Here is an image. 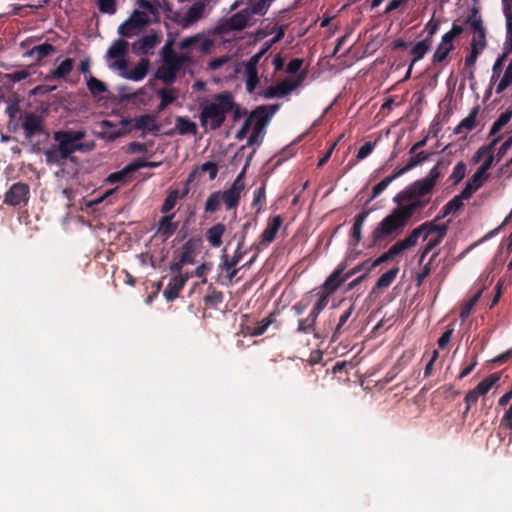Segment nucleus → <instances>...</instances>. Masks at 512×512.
<instances>
[{
  "instance_id": "1",
  "label": "nucleus",
  "mask_w": 512,
  "mask_h": 512,
  "mask_svg": "<svg viewBox=\"0 0 512 512\" xmlns=\"http://www.w3.org/2000/svg\"><path fill=\"white\" fill-rule=\"evenodd\" d=\"M85 136V130H59L54 132L53 139L57 144L44 151L46 162L48 164L60 165L67 159L74 160V157H71V155L76 151H92L95 148V142H81Z\"/></svg>"
},
{
  "instance_id": "2",
  "label": "nucleus",
  "mask_w": 512,
  "mask_h": 512,
  "mask_svg": "<svg viewBox=\"0 0 512 512\" xmlns=\"http://www.w3.org/2000/svg\"><path fill=\"white\" fill-rule=\"evenodd\" d=\"M235 101L231 92L217 93L213 101L200 104V123L205 129H219L225 122L229 112L234 110Z\"/></svg>"
},
{
  "instance_id": "3",
  "label": "nucleus",
  "mask_w": 512,
  "mask_h": 512,
  "mask_svg": "<svg viewBox=\"0 0 512 512\" xmlns=\"http://www.w3.org/2000/svg\"><path fill=\"white\" fill-rule=\"evenodd\" d=\"M413 214H411L403 205L398 207L384 217L377 227L372 231L367 248H373L388 237L396 236L402 232L404 227L409 223Z\"/></svg>"
},
{
  "instance_id": "4",
  "label": "nucleus",
  "mask_w": 512,
  "mask_h": 512,
  "mask_svg": "<svg viewBox=\"0 0 512 512\" xmlns=\"http://www.w3.org/2000/svg\"><path fill=\"white\" fill-rule=\"evenodd\" d=\"M434 190L421 179L414 181L394 197V202L402 204L411 214L422 211L431 201Z\"/></svg>"
},
{
  "instance_id": "5",
  "label": "nucleus",
  "mask_w": 512,
  "mask_h": 512,
  "mask_svg": "<svg viewBox=\"0 0 512 512\" xmlns=\"http://www.w3.org/2000/svg\"><path fill=\"white\" fill-rule=\"evenodd\" d=\"M121 125L123 126V129L110 133L106 136L109 141L122 137L132 130L142 131V136L146 133L157 134L160 130L156 117L152 114H143L135 118L122 119Z\"/></svg>"
},
{
  "instance_id": "6",
  "label": "nucleus",
  "mask_w": 512,
  "mask_h": 512,
  "mask_svg": "<svg viewBox=\"0 0 512 512\" xmlns=\"http://www.w3.org/2000/svg\"><path fill=\"white\" fill-rule=\"evenodd\" d=\"M278 108V104L270 106L262 105L252 111V117H256V121L254 122L255 125L253 132L247 141L248 146H259L262 143L264 137V128L274 113L278 110Z\"/></svg>"
},
{
  "instance_id": "7",
  "label": "nucleus",
  "mask_w": 512,
  "mask_h": 512,
  "mask_svg": "<svg viewBox=\"0 0 512 512\" xmlns=\"http://www.w3.org/2000/svg\"><path fill=\"white\" fill-rule=\"evenodd\" d=\"M246 172V166L238 174L236 179L233 181L230 188L219 191L222 204H224L227 211L233 210V218H236V210L240 204L241 194L245 189L244 176Z\"/></svg>"
},
{
  "instance_id": "8",
  "label": "nucleus",
  "mask_w": 512,
  "mask_h": 512,
  "mask_svg": "<svg viewBox=\"0 0 512 512\" xmlns=\"http://www.w3.org/2000/svg\"><path fill=\"white\" fill-rule=\"evenodd\" d=\"M282 225L283 217L281 215H275L268 218L266 228L259 236L258 242L252 245L251 249L261 251L263 248L267 247L275 240Z\"/></svg>"
},
{
  "instance_id": "9",
  "label": "nucleus",
  "mask_w": 512,
  "mask_h": 512,
  "mask_svg": "<svg viewBox=\"0 0 512 512\" xmlns=\"http://www.w3.org/2000/svg\"><path fill=\"white\" fill-rule=\"evenodd\" d=\"M30 187L26 183L17 182L12 184L5 193L4 203L10 206L26 205L29 200Z\"/></svg>"
},
{
  "instance_id": "10",
  "label": "nucleus",
  "mask_w": 512,
  "mask_h": 512,
  "mask_svg": "<svg viewBox=\"0 0 512 512\" xmlns=\"http://www.w3.org/2000/svg\"><path fill=\"white\" fill-rule=\"evenodd\" d=\"M466 23L470 25L473 32L471 45H475L480 48H485L486 31L483 26V21L479 16L478 10L476 8L472 9L470 15L467 17Z\"/></svg>"
},
{
  "instance_id": "11",
  "label": "nucleus",
  "mask_w": 512,
  "mask_h": 512,
  "mask_svg": "<svg viewBox=\"0 0 512 512\" xmlns=\"http://www.w3.org/2000/svg\"><path fill=\"white\" fill-rule=\"evenodd\" d=\"M370 211L369 210H362L360 213H358L353 221V225L350 231V238H349V246L350 247H357L359 242L362 239V230L364 223L369 216Z\"/></svg>"
},
{
  "instance_id": "12",
  "label": "nucleus",
  "mask_w": 512,
  "mask_h": 512,
  "mask_svg": "<svg viewBox=\"0 0 512 512\" xmlns=\"http://www.w3.org/2000/svg\"><path fill=\"white\" fill-rule=\"evenodd\" d=\"M344 269V265L338 266L318 288L332 295L347 280L345 275L342 276Z\"/></svg>"
},
{
  "instance_id": "13",
  "label": "nucleus",
  "mask_w": 512,
  "mask_h": 512,
  "mask_svg": "<svg viewBox=\"0 0 512 512\" xmlns=\"http://www.w3.org/2000/svg\"><path fill=\"white\" fill-rule=\"evenodd\" d=\"M188 279L189 275L187 273L174 276L164 290L166 300L173 301L178 298L179 292L183 289Z\"/></svg>"
},
{
  "instance_id": "14",
  "label": "nucleus",
  "mask_w": 512,
  "mask_h": 512,
  "mask_svg": "<svg viewBox=\"0 0 512 512\" xmlns=\"http://www.w3.org/2000/svg\"><path fill=\"white\" fill-rule=\"evenodd\" d=\"M449 161L446 160H439L428 172V174L421 178V180L426 183L428 186H430L433 190L435 189V186L440 178H442L447 171V168L449 166Z\"/></svg>"
},
{
  "instance_id": "15",
  "label": "nucleus",
  "mask_w": 512,
  "mask_h": 512,
  "mask_svg": "<svg viewBox=\"0 0 512 512\" xmlns=\"http://www.w3.org/2000/svg\"><path fill=\"white\" fill-rule=\"evenodd\" d=\"M22 127L24 129L25 136L29 139L43 132V125L40 117L33 113H27L25 115Z\"/></svg>"
},
{
  "instance_id": "16",
  "label": "nucleus",
  "mask_w": 512,
  "mask_h": 512,
  "mask_svg": "<svg viewBox=\"0 0 512 512\" xmlns=\"http://www.w3.org/2000/svg\"><path fill=\"white\" fill-rule=\"evenodd\" d=\"M174 217L175 213L166 214L159 220L156 235L162 237L163 240L170 238L178 228V224L173 221Z\"/></svg>"
},
{
  "instance_id": "17",
  "label": "nucleus",
  "mask_w": 512,
  "mask_h": 512,
  "mask_svg": "<svg viewBox=\"0 0 512 512\" xmlns=\"http://www.w3.org/2000/svg\"><path fill=\"white\" fill-rule=\"evenodd\" d=\"M252 16L248 12L247 8L232 15L225 24L227 30L241 31L243 30L251 20Z\"/></svg>"
},
{
  "instance_id": "18",
  "label": "nucleus",
  "mask_w": 512,
  "mask_h": 512,
  "mask_svg": "<svg viewBox=\"0 0 512 512\" xmlns=\"http://www.w3.org/2000/svg\"><path fill=\"white\" fill-rule=\"evenodd\" d=\"M431 44H432V38H431V36H428L424 40L417 42L413 46V48L411 50V54L413 55V60H412L410 66L408 68V71L405 75V79H408L410 77L414 63L421 60L424 57V55L429 51Z\"/></svg>"
},
{
  "instance_id": "19",
  "label": "nucleus",
  "mask_w": 512,
  "mask_h": 512,
  "mask_svg": "<svg viewBox=\"0 0 512 512\" xmlns=\"http://www.w3.org/2000/svg\"><path fill=\"white\" fill-rule=\"evenodd\" d=\"M159 42V38L155 34L145 35L140 38L138 41L132 44V51L137 55L147 54L150 50H152L157 43Z\"/></svg>"
},
{
  "instance_id": "20",
  "label": "nucleus",
  "mask_w": 512,
  "mask_h": 512,
  "mask_svg": "<svg viewBox=\"0 0 512 512\" xmlns=\"http://www.w3.org/2000/svg\"><path fill=\"white\" fill-rule=\"evenodd\" d=\"M297 332L298 333H303V334H313V336L316 339H323V338H326L328 336V330L327 329L318 330L316 328V323H314L308 317L300 319L298 321Z\"/></svg>"
},
{
  "instance_id": "21",
  "label": "nucleus",
  "mask_w": 512,
  "mask_h": 512,
  "mask_svg": "<svg viewBox=\"0 0 512 512\" xmlns=\"http://www.w3.org/2000/svg\"><path fill=\"white\" fill-rule=\"evenodd\" d=\"M226 232V226L218 222L207 229L205 238L213 248H218L222 245V237Z\"/></svg>"
},
{
  "instance_id": "22",
  "label": "nucleus",
  "mask_w": 512,
  "mask_h": 512,
  "mask_svg": "<svg viewBox=\"0 0 512 512\" xmlns=\"http://www.w3.org/2000/svg\"><path fill=\"white\" fill-rule=\"evenodd\" d=\"M149 64L150 62L147 58H142L132 70L123 72L121 75L129 80L141 81L148 73Z\"/></svg>"
},
{
  "instance_id": "23",
  "label": "nucleus",
  "mask_w": 512,
  "mask_h": 512,
  "mask_svg": "<svg viewBox=\"0 0 512 512\" xmlns=\"http://www.w3.org/2000/svg\"><path fill=\"white\" fill-rule=\"evenodd\" d=\"M245 66V85L248 93H253L259 83V76L256 64L244 62Z\"/></svg>"
},
{
  "instance_id": "24",
  "label": "nucleus",
  "mask_w": 512,
  "mask_h": 512,
  "mask_svg": "<svg viewBox=\"0 0 512 512\" xmlns=\"http://www.w3.org/2000/svg\"><path fill=\"white\" fill-rule=\"evenodd\" d=\"M189 193V188H184L182 192H180L178 189L171 190L168 195L166 196L162 206H161V213L168 214L177 204V201L179 199H183L187 196Z\"/></svg>"
},
{
  "instance_id": "25",
  "label": "nucleus",
  "mask_w": 512,
  "mask_h": 512,
  "mask_svg": "<svg viewBox=\"0 0 512 512\" xmlns=\"http://www.w3.org/2000/svg\"><path fill=\"white\" fill-rule=\"evenodd\" d=\"M276 322V315L271 313L261 321H259L255 326H247L246 334L252 337H257L264 334L268 327Z\"/></svg>"
},
{
  "instance_id": "26",
  "label": "nucleus",
  "mask_w": 512,
  "mask_h": 512,
  "mask_svg": "<svg viewBox=\"0 0 512 512\" xmlns=\"http://www.w3.org/2000/svg\"><path fill=\"white\" fill-rule=\"evenodd\" d=\"M479 112V108L475 107L473 108L469 115L464 118L455 128H454V134H461L464 132H469L475 129L477 125V115Z\"/></svg>"
},
{
  "instance_id": "27",
  "label": "nucleus",
  "mask_w": 512,
  "mask_h": 512,
  "mask_svg": "<svg viewBox=\"0 0 512 512\" xmlns=\"http://www.w3.org/2000/svg\"><path fill=\"white\" fill-rule=\"evenodd\" d=\"M487 180L486 177L481 175L479 172H475L472 177L467 181L464 189L462 190V197L471 198L472 195L481 188L484 182Z\"/></svg>"
},
{
  "instance_id": "28",
  "label": "nucleus",
  "mask_w": 512,
  "mask_h": 512,
  "mask_svg": "<svg viewBox=\"0 0 512 512\" xmlns=\"http://www.w3.org/2000/svg\"><path fill=\"white\" fill-rule=\"evenodd\" d=\"M129 43L123 39L115 40L108 48L106 56L108 59L124 58L128 53Z\"/></svg>"
},
{
  "instance_id": "29",
  "label": "nucleus",
  "mask_w": 512,
  "mask_h": 512,
  "mask_svg": "<svg viewBox=\"0 0 512 512\" xmlns=\"http://www.w3.org/2000/svg\"><path fill=\"white\" fill-rule=\"evenodd\" d=\"M73 68L74 60L72 58H66L57 66V68L50 71L47 75V79H64L71 73Z\"/></svg>"
},
{
  "instance_id": "30",
  "label": "nucleus",
  "mask_w": 512,
  "mask_h": 512,
  "mask_svg": "<svg viewBox=\"0 0 512 512\" xmlns=\"http://www.w3.org/2000/svg\"><path fill=\"white\" fill-rule=\"evenodd\" d=\"M196 254V242L193 239H189L186 243L181 247L180 254L178 259L181 263L193 264L195 261Z\"/></svg>"
},
{
  "instance_id": "31",
  "label": "nucleus",
  "mask_w": 512,
  "mask_h": 512,
  "mask_svg": "<svg viewBox=\"0 0 512 512\" xmlns=\"http://www.w3.org/2000/svg\"><path fill=\"white\" fill-rule=\"evenodd\" d=\"M176 129L180 135H187L197 133V126L187 117L178 116L175 120Z\"/></svg>"
},
{
  "instance_id": "32",
  "label": "nucleus",
  "mask_w": 512,
  "mask_h": 512,
  "mask_svg": "<svg viewBox=\"0 0 512 512\" xmlns=\"http://www.w3.org/2000/svg\"><path fill=\"white\" fill-rule=\"evenodd\" d=\"M56 51V48L49 43H43L37 46H34L30 51L29 55L33 57L36 61H41L42 59L48 57L52 53Z\"/></svg>"
},
{
  "instance_id": "33",
  "label": "nucleus",
  "mask_w": 512,
  "mask_h": 512,
  "mask_svg": "<svg viewBox=\"0 0 512 512\" xmlns=\"http://www.w3.org/2000/svg\"><path fill=\"white\" fill-rule=\"evenodd\" d=\"M148 24L147 16L140 11H134L133 14L122 23V29L126 26H135L137 30H141Z\"/></svg>"
},
{
  "instance_id": "34",
  "label": "nucleus",
  "mask_w": 512,
  "mask_h": 512,
  "mask_svg": "<svg viewBox=\"0 0 512 512\" xmlns=\"http://www.w3.org/2000/svg\"><path fill=\"white\" fill-rule=\"evenodd\" d=\"M177 74L178 72L175 70L166 68L165 66L161 65L157 69L155 77L166 85H172L177 80Z\"/></svg>"
},
{
  "instance_id": "35",
  "label": "nucleus",
  "mask_w": 512,
  "mask_h": 512,
  "mask_svg": "<svg viewBox=\"0 0 512 512\" xmlns=\"http://www.w3.org/2000/svg\"><path fill=\"white\" fill-rule=\"evenodd\" d=\"M398 272H399L398 267H394V268L386 271L384 274H382L378 278L374 288L375 289H384V288L389 287L392 284V282L395 280V278L397 277Z\"/></svg>"
},
{
  "instance_id": "36",
  "label": "nucleus",
  "mask_w": 512,
  "mask_h": 512,
  "mask_svg": "<svg viewBox=\"0 0 512 512\" xmlns=\"http://www.w3.org/2000/svg\"><path fill=\"white\" fill-rule=\"evenodd\" d=\"M483 49L484 48H480L478 46L471 45L470 54L466 56L465 62H464L465 69L469 70V75H468L469 79L474 78L473 67L476 63V60H477L479 54L483 51Z\"/></svg>"
},
{
  "instance_id": "37",
  "label": "nucleus",
  "mask_w": 512,
  "mask_h": 512,
  "mask_svg": "<svg viewBox=\"0 0 512 512\" xmlns=\"http://www.w3.org/2000/svg\"><path fill=\"white\" fill-rule=\"evenodd\" d=\"M330 296L331 294L317 288V289H314L309 295L308 297H310V300L312 301V298H316V301L314 303V307H316V309H320V310H324V308L327 306L328 302H329V299H330Z\"/></svg>"
},
{
  "instance_id": "38",
  "label": "nucleus",
  "mask_w": 512,
  "mask_h": 512,
  "mask_svg": "<svg viewBox=\"0 0 512 512\" xmlns=\"http://www.w3.org/2000/svg\"><path fill=\"white\" fill-rule=\"evenodd\" d=\"M499 380V374L493 373L483 379L474 389L480 396L485 395Z\"/></svg>"
},
{
  "instance_id": "39",
  "label": "nucleus",
  "mask_w": 512,
  "mask_h": 512,
  "mask_svg": "<svg viewBox=\"0 0 512 512\" xmlns=\"http://www.w3.org/2000/svg\"><path fill=\"white\" fill-rule=\"evenodd\" d=\"M163 66L166 68L175 70L176 72H179L181 70L177 58L176 53L174 50L170 48L169 45H166L164 48V55H163Z\"/></svg>"
},
{
  "instance_id": "40",
  "label": "nucleus",
  "mask_w": 512,
  "mask_h": 512,
  "mask_svg": "<svg viewBox=\"0 0 512 512\" xmlns=\"http://www.w3.org/2000/svg\"><path fill=\"white\" fill-rule=\"evenodd\" d=\"M353 310H354V306L351 305L346 311H344L340 315L338 323L332 333V337H331L332 342H336L338 340V338L342 332V328L346 324L348 319L351 317Z\"/></svg>"
},
{
  "instance_id": "41",
  "label": "nucleus",
  "mask_w": 512,
  "mask_h": 512,
  "mask_svg": "<svg viewBox=\"0 0 512 512\" xmlns=\"http://www.w3.org/2000/svg\"><path fill=\"white\" fill-rule=\"evenodd\" d=\"M266 204V188L263 183L255 192L252 201V207L256 209V213L259 214Z\"/></svg>"
},
{
  "instance_id": "42",
  "label": "nucleus",
  "mask_w": 512,
  "mask_h": 512,
  "mask_svg": "<svg viewBox=\"0 0 512 512\" xmlns=\"http://www.w3.org/2000/svg\"><path fill=\"white\" fill-rule=\"evenodd\" d=\"M222 201L219 191L211 193L205 202V213L213 214L221 207Z\"/></svg>"
},
{
  "instance_id": "43",
  "label": "nucleus",
  "mask_w": 512,
  "mask_h": 512,
  "mask_svg": "<svg viewBox=\"0 0 512 512\" xmlns=\"http://www.w3.org/2000/svg\"><path fill=\"white\" fill-rule=\"evenodd\" d=\"M87 88L94 97L100 96L108 91L106 84L93 76H90L87 80Z\"/></svg>"
},
{
  "instance_id": "44",
  "label": "nucleus",
  "mask_w": 512,
  "mask_h": 512,
  "mask_svg": "<svg viewBox=\"0 0 512 512\" xmlns=\"http://www.w3.org/2000/svg\"><path fill=\"white\" fill-rule=\"evenodd\" d=\"M452 49V42H445L444 37H442L441 43L438 45L433 55V62L436 63L444 61Z\"/></svg>"
},
{
  "instance_id": "45",
  "label": "nucleus",
  "mask_w": 512,
  "mask_h": 512,
  "mask_svg": "<svg viewBox=\"0 0 512 512\" xmlns=\"http://www.w3.org/2000/svg\"><path fill=\"white\" fill-rule=\"evenodd\" d=\"M428 228V224H421L417 228H415L406 238L402 239L401 241L405 245L407 249L415 246L417 244V241L419 237L422 235V233Z\"/></svg>"
},
{
  "instance_id": "46",
  "label": "nucleus",
  "mask_w": 512,
  "mask_h": 512,
  "mask_svg": "<svg viewBox=\"0 0 512 512\" xmlns=\"http://www.w3.org/2000/svg\"><path fill=\"white\" fill-rule=\"evenodd\" d=\"M428 228V224H421L417 228H415L406 238L402 239L401 241L405 245L407 249L415 246L417 244V241L419 237L422 235V233Z\"/></svg>"
},
{
  "instance_id": "47",
  "label": "nucleus",
  "mask_w": 512,
  "mask_h": 512,
  "mask_svg": "<svg viewBox=\"0 0 512 512\" xmlns=\"http://www.w3.org/2000/svg\"><path fill=\"white\" fill-rule=\"evenodd\" d=\"M428 228V224H421L417 228H415L406 238L402 239L401 241L405 245L407 249L415 246L417 244V241L419 237L422 235V233Z\"/></svg>"
},
{
  "instance_id": "48",
  "label": "nucleus",
  "mask_w": 512,
  "mask_h": 512,
  "mask_svg": "<svg viewBox=\"0 0 512 512\" xmlns=\"http://www.w3.org/2000/svg\"><path fill=\"white\" fill-rule=\"evenodd\" d=\"M512 118V108L503 112L493 123L490 129V136L496 135Z\"/></svg>"
},
{
  "instance_id": "49",
  "label": "nucleus",
  "mask_w": 512,
  "mask_h": 512,
  "mask_svg": "<svg viewBox=\"0 0 512 512\" xmlns=\"http://www.w3.org/2000/svg\"><path fill=\"white\" fill-rule=\"evenodd\" d=\"M466 170L467 166L463 161L458 162L454 166L453 171L448 178V180L452 182L453 186L459 184L464 179Z\"/></svg>"
},
{
  "instance_id": "50",
  "label": "nucleus",
  "mask_w": 512,
  "mask_h": 512,
  "mask_svg": "<svg viewBox=\"0 0 512 512\" xmlns=\"http://www.w3.org/2000/svg\"><path fill=\"white\" fill-rule=\"evenodd\" d=\"M502 136H498L492 140L488 145L481 146L472 157L473 163H478L483 157H487V154H491L495 145L501 140Z\"/></svg>"
},
{
  "instance_id": "51",
  "label": "nucleus",
  "mask_w": 512,
  "mask_h": 512,
  "mask_svg": "<svg viewBox=\"0 0 512 512\" xmlns=\"http://www.w3.org/2000/svg\"><path fill=\"white\" fill-rule=\"evenodd\" d=\"M157 96L169 106L179 97V90L176 88H163L157 91Z\"/></svg>"
},
{
  "instance_id": "52",
  "label": "nucleus",
  "mask_w": 512,
  "mask_h": 512,
  "mask_svg": "<svg viewBox=\"0 0 512 512\" xmlns=\"http://www.w3.org/2000/svg\"><path fill=\"white\" fill-rule=\"evenodd\" d=\"M510 85H512V61L506 67L504 75L496 87V93L501 94Z\"/></svg>"
},
{
  "instance_id": "53",
  "label": "nucleus",
  "mask_w": 512,
  "mask_h": 512,
  "mask_svg": "<svg viewBox=\"0 0 512 512\" xmlns=\"http://www.w3.org/2000/svg\"><path fill=\"white\" fill-rule=\"evenodd\" d=\"M482 294V290L478 291L462 308L459 314V317L462 321L466 320L473 309V307L478 303Z\"/></svg>"
},
{
  "instance_id": "54",
  "label": "nucleus",
  "mask_w": 512,
  "mask_h": 512,
  "mask_svg": "<svg viewBox=\"0 0 512 512\" xmlns=\"http://www.w3.org/2000/svg\"><path fill=\"white\" fill-rule=\"evenodd\" d=\"M500 428L509 430L508 444L512 443V405L505 411L500 420Z\"/></svg>"
},
{
  "instance_id": "55",
  "label": "nucleus",
  "mask_w": 512,
  "mask_h": 512,
  "mask_svg": "<svg viewBox=\"0 0 512 512\" xmlns=\"http://www.w3.org/2000/svg\"><path fill=\"white\" fill-rule=\"evenodd\" d=\"M272 1L273 0H258L251 8H247V10L251 16L256 14L265 15Z\"/></svg>"
},
{
  "instance_id": "56",
  "label": "nucleus",
  "mask_w": 512,
  "mask_h": 512,
  "mask_svg": "<svg viewBox=\"0 0 512 512\" xmlns=\"http://www.w3.org/2000/svg\"><path fill=\"white\" fill-rule=\"evenodd\" d=\"M130 176H131L130 173L126 170V167H124L120 171H116V172L111 173L107 177L106 181L108 183H110V184L125 183V182H127L129 180Z\"/></svg>"
},
{
  "instance_id": "57",
  "label": "nucleus",
  "mask_w": 512,
  "mask_h": 512,
  "mask_svg": "<svg viewBox=\"0 0 512 512\" xmlns=\"http://www.w3.org/2000/svg\"><path fill=\"white\" fill-rule=\"evenodd\" d=\"M480 395L476 392L475 389L470 390L464 397V402L466 404L465 409L462 413V418L465 419L471 407L475 405L479 399Z\"/></svg>"
},
{
  "instance_id": "58",
  "label": "nucleus",
  "mask_w": 512,
  "mask_h": 512,
  "mask_svg": "<svg viewBox=\"0 0 512 512\" xmlns=\"http://www.w3.org/2000/svg\"><path fill=\"white\" fill-rule=\"evenodd\" d=\"M431 155H432V153L427 152V151L416 152L415 154H412V156L409 159L407 165H408V167L411 170L414 167H416L417 165L427 161L430 158Z\"/></svg>"
},
{
  "instance_id": "59",
  "label": "nucleus",
  "mask_w": 512,
  "mask_h": 512,
  "mask_svg": "<svg viewBox=\"0 0 512 512\" xmlns=\"http://www.w3.org/2000/svg\"><path fill=\"white\" fill-rule=\"evenodd\" d=\"M98 9L101 13L112 15L116 12V0H98Z\"/></svg>"
},
{
  "instance_id": "60",
  "label": "nucleus",
  "mask_w": 512,
  "mask_h": 512,
  "mask_svg": "<svg viewBox=\"0 0 512 512\" xmlns=\"http://www.w3.org/2000/svg\"><path fill=\"white\" fill-rule=\"evenodd\" d=\"M377 141L374 142H366L363 146H361L356 154V160L360 161L368 157L374 150Z\"/></svg>"
},
{
  "instance_id": "61",
  "label": "nucleus",
  "mask_w": 512,
  "mask_h": 512,
  "mask_svg": "<svg viewBox=\"0 0 512 512\" xmlns=\"http://www.w3.org/2000/svg\"><path fill=\"white\" fill-rule=\"evenodd\" d=\"M204 301L207 305L217 307L223 302V293L221 291L213 290L210 294L206 295Z\"/></svg>"
},
{
  "instance_id": "62",
  "label": "nucleus",
  "mask_w": 512,
  "mask_h": 512,
  "mask_svg": "<svg viewBox=\"0 0 512 512\" xmlns=\"http://www.w3.org/2000/svg\"><path fill=\"white\" fill-rule=\"evenodd\" d=\"M296 88V83L291 82L289 80H284L276 85V90L278 92V97H283L290 92H292Z\"/></svg>"
},
{
  "instance_id": "63",
  "label": "nucleus",
  "mask_w": 512,
  "mask_h": 512,
  "mask_svg": "<svg viewBox=\"0 0 512 512\" xmlns=\"http://www.w3.org/2000/svg\"><path fill=\"white\" fill-rule=\"evenodd\" d=\"M256 121V117H252V113L249 115V117L244 121L241 129L237 132L236 138L238 140H243L247 133L250 131L252 124Z\"/></svg>"
},
{
  "instance_id": "64",
  "label": "nucleus",
  "mask_w": 512,
  "mask_h": 512,
  "mask_svg": "<svg viewBox=\"0 0 512 512\" xmlns=\"http://www.w3.org/2000/svg\"><path fill=\"white\" fill-rule=\"evenodd\" d=\"M310 304H311V300H310V297H308V295H307V296L303 297L300 301L296 302L292 306V310L294 311V313L297 316H300L305 312V310L309 307Z\"/></svg>"
}]
</instances>
